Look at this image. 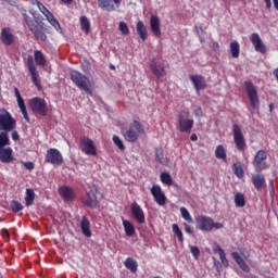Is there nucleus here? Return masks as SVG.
Wrapping results in <instances>:
<instances>
[{"instance_id":"nucleus-1","label":"nucleus","mask_w":278,"mask_h":278,"mask_svg":"<svg viewBox=\"0 0 278 278\" xmlns=\"http://www.w3.org/2000/svg\"><path fill=\"white\" fill-rule=\"evenodd\" d=\"M71 79L77 88L85 90L88 94H92V83H90V78H88V76L74 70L71 72Z\"/></svg>"},{"instance_id":"nucleus-2","label":"nucleus","mask_w":278,"mask_h":278,"mask_svg":"<svg viewBox=\"0 0 278 278\" xmlns=\"http://www.w3.org/2000/svg\"><path fill=\"white\" fill-rule=\"evenodd\" d=\"M140 134H144V128L140 122L134 121L128 128H122V135L127 142H136L140 138Z\"/></svg>"},{"instance_id":"nucleus-3","label":"nucleus","mask_w":278,"mask_h":278,"mask_svg":"<svg viewBox=\"0 0 278 278\" xmlns=\"http://www.w3.org/2000/svg\"><path fill=\"white\" fill-rule=\"evenodd\" d=\"M197 229H200V231H212V229H223V224L220 223H214V219L212 217L200 215L197 217Z\"/></svg>"},{"instance_id":"nucleus-4","label":"nucleus","mask_w":278,"mask_h":278,"mask_svg":"<svg viewBox=\"0 0 278 278\" xmlns=\"http://www.w3.org/2000/svg\"><path fill=\"white\" fill-rule=\"evenodd\" d=\"M244 90L247 92V97L250 101V105L252 110H258L260 109V96L257 94V89L255 88V85L251 83L250 80L244 83Z\"/></svg>"},{"instance_id":"nucleus-5","label":"nucleus","mask_w":278,"mask_h":278,"mask_svg":"<svg viewBox=\"0 0 278 278\" xmlns=\"http://www.w3.org/2000/svg\"><path fill=\"white\" fill-rule=\"evenodd\" d=\"M16 127V121L5 109L0 110V131H12Z\"/></svg>"},{"instance_id":"nucleus-6","label":"nucleus","mask_w":278,"mask_h":278,"mask_svg":"<svg viewBox=\"0 0 278 278\" xmlns=\"http://www.w3.org/2000/svg\"><path fill=\"white\" fill-rule=\"evenodd\" d=\"M179 131L182 134H188L192 131L194 127V119L190 117V114L186 111H182L178 116Z\"/></svg>"},{"instance_id":"nucleus-7","label":"nucleus","mask_w":278,"mask_h":278,"mask_svg":"<svg viewBox=\"0 0 278 278\" xmlns=\"http://www.w3.org/2000/svg\"><path fill=\"white\" fill-rule=\"evenodd\" d=\"M33 3H36L38 10L41 12V14H43V16H46L48 23H50V25H52L54 29L61 33L62 26H60V22L58 21V18H55V16H53V13H51V11H49L47 7H45V4H42L41 2L34 0Z\"/></svg>"},{"instance_id":"nucleus-8","label":"nucleus","mask_w":278,"mask_h":278,"mask_svg":"<svg viewBox=\"0 0 278 278\" xmlns=\"http://www.w3.org/2000/svg\"><path fill=\"white\" fill-rule=\"evenodd\" d=\"M29 105L34 114L47 116V113L49 112V109L47 108V101L42 98H33L29 100Z\"/></svg>"},{"instance_id":"nucleus-9","label":"nucleus","mask_w":278,"mask_h":278,"mask_svg":"<svg viewBox=\"0 0 278 278\" xmlns=\"http://www.w3.org/2000/svg\"><path fill=\"white\" fill-rule=\"evenodd\" d=\"M266 152L264 150H260L253 160V166L257 173H262V170H266Z\"/></svg>"},{"instance_id":"nucleus-10","label":"nucleus","mask_w":278,"mask_h":278,"mask_svg":"<svg viewBox=\"0 0 278 278\" xmlns=\"http://www.w3.org/2000/svg\"><path fill=\"white\" fill-rule=\"evenodd\" d=\"M46 160L54 166H60V164L64 162V157H62L60 150L53 148L47 151Z\"/></svg>"},{"instance_id":"nucleus-11","label":"nucleus","mask_w":278,"mask_h":278,"mask_svg":"<svg viewBox=\"0 0 278 278\" xmlns=\"http://www.w3.org/2000/svg\"><path fill=\"white\" fill-rule=\"evenodd\" d=\"M80 149L86 155H97V147L94 146V141L90 138L84 137L80 140Z\"/></svg>"},{"instance_id":"nucleus-12","label":"nucleus","mask_w":278,"mask_h":278,"mask_svg":"<svg viewBox=\"0 0 278 278\" xmlns=\"http://www.w3.org/2000/svg\"><path fill=\"white\" fill-rule=\"evenodd\" d=\"M123 0H98V7L106 12H116Z\"/></svg>"},{"instance_id":"nucleus-13","label":"nucleus","mask_w":278,"mask_h":278,"mask_svg":"<svg viewBox=\"0 0 278 278\" xmlns=\"http://www.w3.org/2000/svg\"><path fill=\"white\" fill-rule=\"evenodd\" d=\"M130 212L131 216L138 222L139 225H144L147 223L144 211H142V207H140L138 203L134 202L130 205Z\"/></svg>"},{"instance_id":"nucleus-14","label":"nucleus","mask_w":278,"mask_h":278,"mask_svg":"<svg viewBox=\"0 0 278 278\" xmlns=\"http://www.w3.org/2000/svg\"><path fill=\"white\" fill-rule=\"evenodd\" d=\"M151 194L157 205H166V194H164V191H162V187L159 185L152 186Z\"/></svg>"},{"instance_id":"nucleus-15","label":"nucleus","mask_w":278,"mask_h":278,"mask_svg":"<svg viewBox=\"0 0 278 278\" xmlns=\"http://www.w3.org/2000/svg\"><path fill=\"white\" fill-rule=\"evenodd\" d=\"M150 68L153 73L154 77H157V79H162V77H164V75H166V71L164 70V65L157 61V59H153L150 62Z\"/></svg>"},{"instance_id":"nucleus-16","label":"nucleus","mask_w":278,"mask_h":278,"mask_svg":"<svg viewBox=\"0 0 278 278\" xmlns=\"http://www.w3.org/2000/svg\"><path fill=\"white\" fill-rule=\"evenodd\" d=\"M150 29L155 38L162 37V22L157 15H152L150 17Z\"/></svg>"},{"instance_id":"nucleus-17","label":"nucleus","mask_w":278,"mask_h":278,"mask_svg":"<svg viewBox=\"0 0 278 278\" xmlns=\"http://www.w3.org/2000/svg\"><path fill=\"white\" fill-rule=\"evenodd\" d=\"M250 40L255 51H257L258 53H262L263 55L264 53H266V43L262 41V37H260V35H257L256 33H253L250 37Z\"/></svg>"},{"instance_id":"nucleus-18","label":"nucleus","mask_w":278,"mask_h":278,"mask_svg":"<svg viewBox=\"0 0 278 278\" xmlns=\"http://www.w3.org/2000/svg\"><path fill=\"white\" fill-rule=\"evenodd\" d=\"M189 79L193 84L198 94H199V92H201V90H205V88H207L205 78L201 75H190Z\"/></svg>"},{"instance_id":"nucleus-19","label":"nucleus","mask_w":278,"mask_h":278,"mask_svg":"<svg viewBox=\"0 0 278 278\" xmlns=\"http://www.w3.org/2000/svg\"><path fill=\"white\" fill-rule=\"evenodd\" d=\"M0 38L2 45H5V47H11V45H14L16 40L14 34H12V30L10 28H3L1 30Z\"/></svg>"},{"instance_id":"nucleus-20","label":"nucleus","mask_w":278,"mask_h":278,"mask_svg":"<svg viewBox=\"0 0 278 278\" xmlns=\"http://www.w3.org/2000/svg\"><path fill=\"white\" fill-rule=\"evenodd\" d=\"M233 139L237 149H239V151H242V149H244V136L242 135L240 126H238L237 124L233 125Z\"/></svg>"},{"instance_id":"nucleus-21","label":"nucleus","mask_w":278,"mask_h":278,"mask_svg":"<svg viewBox=\"0 0 278 278\" xmlns=\"http://www.w3.org/2000/svg\"><path fill=\"white\" fill-rule=\"evenodd\" d=\"M14 92L17 99V105L20 108V111L23 114V117L25 118L26 123H29V115L27 114V106H25V100H23V97L21 96V91H18V88H15Z\"/></svg>"},{"instance_id":"nucleus-22","label":"nucleus","mask_w":278,"mask_h":278,"mask_svg":"<svg viewBox=\"0 0 278 278\" xmlns=\"http://www.w3.org/2000/svg\"><path fill=\"white\" fill-rule=\"evenodd\" d=\"M59 193L61 197H63L66 203H71L73 202V199H75V192L70 187H66V186L60 187Z\"/></svg>"},{"instance_id":"nucleus-23","label":"nucleus","mask_w":278,"mask_h":278,"mask_svg":"<svg viewBox=\"0 0 278 278\" xmlns=\"http://www.w3.org/2000/svg\"><path fill=\"white\" fill-rule=\"evenodd\" d=\"M84 203L87 207H97V190H91L84 199Z\"/></svg>"},{"instance_id":"nucleus-24","label":"nucleus","mask_w":278,"mask_h":278,"mask_svg":"<svg viewBox=\"0 0 278 278\" xmlns=\"http://www.w3.org/2000/svg\"><path fill=\"white\" fill-rule=\"evenodd\" d=\"M252 184L256 190H262L266 184V178L262 174H254L252 175Z\"/></svg>"},{"instance_id":"nucleus-25","label":"nucleus","mask_w":278,"mask_h":278,"mask_svg":"<svg viewBox=\"0 0 278 278\" xmlns=\"http://www.w3.org/2000/svg\"><path fill=\"white\" fill-rule=\"evenodd\" d=\"M80 229L86 238H91L92 231L90 230V220H88L86 216H84L80 222Z\"/></svg>"},{"instance_id":"nucleus-26","label":"nucleus","mask_w":278,"mask_h":278,"mask_svg":"<svg viewBox=\"0 0 278 278\" xmlns=\"http://www.w3.org/2000/svg\"><path fill=\"white\" fill-rule=\"evenodd\" d=\"M0 160L4 164L12 162V148H0Z\"/></svg>"},{"instance_id":"nucleus-27","label":"nucleus","mask_w":278,"mask_h":278,"mask_svg":"<svg viewBox=\"0 0 278 278\" xmlns=\"http://www.w3.org/2000/svg\"><path fill=\"white\" fill-rule=\"evenodd\" d=\"M137 33L139 34L141 40H147L149 33L147 31V26H144V23L142 21H139L137 23Z\"/></svg>"},{"instance_id":"nucleus-28","label":"nucleus","mask_w":278,"mask_h":278,"mask_svg":"<svg viewBox=\"0 0 278 278\" xmlns=\"http://www.w3.org/2000/svg\"><path fill=\"white\" fill-rule=\"evenodd\" d=\"M214 253H218L222 265L227 268V266H229V261H227V256L225 255V251L223 250V248H220V245H216L214 248Z\"/></svg>"},{"instance_id":"nucleus-29","label":"nucleus","mask_w":278,"mask_h":278,"mask_svg":"<svg viewBox=\"0 0 278 278\" xmlns=\"http://www.w3.org/2000/svg\"><path fill=\"white\" fill-rule=\"evenodd\" d=\"M123 226L125 229V233H126V236H128V238H131V236H134V233H136V228H134V225L130 224L129 220L123 219Z\"/></svg>"},{"instance_id":"nucleus-30","label":"nucleus","mask_w":278,"mask_h":278,"mask_svg":"<svg viewBox=\"0 0 278 278\" xmlns=\"http://www.w3.org/2000/svg\"><path fill=\"white\" fill-rule=\"evenodd\" d=\"M124 265L128 268V270H130V273H136L138 270V262L131 257L126 258Z\"/></svg>"},{"instance_id":"nucleus-31","label":"nucleus","mask_w":278,"mask_h":278,"mask_svg":"<svg viewBox=\"0 0 278 278\" xmlns=\"http://www.w3.org/2000/svg\"><path fill=\"white\" fill-rule=\"evenodd\" d=\"M36 197V193H34V189H26V207H30V205H34V199Z\"/></svg>"},{"instance_id":"nucleus-32","label":"nucleus","mask_w":278,"mask_h":278,"mask_svg":"<svg viewBox=\"0 0 278 278\" xmlns=\"http://www.w3.org/2000/svg\"><path fill=\"white\" fill-rule=\"evenodd\" d=\"M23 18L28 27V29L30 31H34L35 29H37L38 25H36V23L34 22V20H31V17H29L27 15V13H23Z\"/></svg>"},{"instance_id":"nucleus-33","label":"nucleus","mask_w":278,"mask_h":278,"mask_svg":"<svg viewBox=\"0 0 278 278\" xmlns=\"http://www.w3.org/2000/svg\"><path fill=\"white\" fill-rule=\"evenodd\" d=\"M10 144V136L8 135V131L0 132V149L4 147H9Z\"/></svg>"},{"instance_id":"nucleus-34","label":"nucleus","mask_w":278,"mask_h":278,"mask_svg":"<svg viewBox=\"0 0 278 278\" xmlns=\"http://www.w3.org/2000/svg\"><path fill=\"white\" fill-rule=\"evenodd\" d=\"M215 157H217V160H227V152H225V147L220 144L217 146L215 150Z\"/></svg>"},{"instance_id":"nucleus-35","label":"nucleus","mask_w":278,"mask_h":278,"mask_svg":"<svg viewBox=\"0 0 278 278\" xmlns=\"http://www.w3.org/2000/svg\"><path fill=\"white\" fill-rule=\"evenodd\" d=\"M230 53L232 58H239L240 56V43L237 41H233L230 43Z\"/></svg>"},{"instance_id":"nucleus-36","label":"nucleus","mask_w":278,"mask_h":278,"mask_svg":"<svg viewBox=\"0 0 278 278\" xmlns=\"http://www.w3.org/2000/svg\"><path fill=\"white\" fill-rule=\"evenodd\" d=\"M31 34H34L37 40H40L41 42H45V40H47V35L38 26L31 31Z\"/></svg>"},{"instance_id":"nucleus-37","label":"nucleus","mask_w":278,"mask_h":278,"mask_svg":"<svg viewBox=\"0 0 278 278\" xmlns=\"http://www.w3.org/2000/svg\"><path fill=\"white\" fill-rule=\"evenodd\" d=\"M35 62L38 66H45V54L40 50H35Z\"/></svg>"},{"instance_id":"nucleus-38","label":"nucleus","mask_w":278,"mask_h":278,"mask_svg":"<svg viewBox=\"0 0 278 278\" xmlns=\"http://www.w3.org/2000/svg\"><path fill=\"white\" fill-rule=\"evenodd\" d=\"M80 27L85 34H88L90 31V21H88V17L80 16Z\"/></svg>"},{"instance_id":"nucleus-39","label":"nucleus","mask_w":278,"mask_h":278,"mask_svg":"<svg viewBox=\"0 0 278 278\" xmlns=\"http://www.w3.org/2000/svg\"><path fill=\"white\" fill-rule=\"evenodd\" d=\"M172 229L173 233L178 238V242H184V232L179 229V225L173 224Z\"/></svg>"},{"instance_id":"nucleus-40","label":"nucleus","mask_w":278,"mask_h":278,"mask_svg":"<svg viewBox=\"0 0 278 278\" xmlns=\"http://www.w3.org/2000/svg\"><path fill=\"white\" fill-rule=\"evenodd\" d=\"M233 173L239 177V179H242L244 177V169H242V165L240 163L233 164Z\"/></svg>"},{"instance_id":"nucleus-41","label":"nucleus","mask_w":278,"mask_h":278,"mask_svg":"<svg viewBox=\"0 0 278 278\" xmlns=\"http://www.w3.org/2000/svg\"><path fill=\"white\" fill-rule=\"evenodd\" d=\"M161 181L165 184V186H173V177H170L168 173L161 174Z\"/></svg>"},{"instance_id":"nucleus-42","label":"nucleus","mask_w":278,"mask_h":278,"mask_svg":"<svg viewBox=\"0 0 278 278\" xmlns=\"http://www.w3.org/2000/svg\"><path fill=\"white\" fill-rule=\"evenodd\" d=\"M235 203H236L237 207H244V194L236 193Z\"/></svg>"},{"instance_id":"nucleus-43","label":"nucleus","mask_w":278,"mask_h":278,"mask_svg":"<svg viewBox=\"0 0 278 278\" xmlns=\"http://www.w3.org/2000/svg\"><path fill=\"white\" fill-rule=\"evenodd\" d=\"M180 214L184 220H187V223H192V216H190V212H188V208L181 206Z\"/></svg>"},{"instance_id":"nucleus-44","label":"nucleus","mask_w":278,"mask_h":278,"mask_svg":"<svg viewBox=\"0 0 278 278\" xmlns=\"http://www.w3.org/2000/svg\"><path fill=\"white\" fill-rule=\"evenodd\" d=\"M232 258L235 260V262H237L240 268L244 270V260L242 258V256H240V254H238V252H232Z\"/></svg>"},{"instance_id":"nucleus-45","label":"nucleus","mask_w":278,"mask_h":278,"mask_svg":"<svg viewBox=\"0 0 278 278\" xmlns=\"http://www.w3.org/2000/svg\"><path fill=\"white\" fill-rule=\"evenodd\" d=\"M118 30L121 31L122 36L129 35V26H127V23L125 22H119Z\"/></svg>"},{"instance_id":"nucleus-46","label":"nucleus","mask_w":278,"mask_h":278,"mask_svg":"<svg viewBox=\"0 0 278 278\" xmlns=\"http://www.w3.org/2000/svg\"><path fill=\"white\" fill-rule=\"evenodd\" d=\"M113 142L119 149V151H125V143H123V140L121 139V137L114 135Z\"/></svg>"},{"instance_id":"nucleus-47","label":"nucleus","mask_w":278,"mask_h":278,"mask_svg":"<svg viewBox=\"0 0 278 278\" xmlns=\"http://www.w3.org/2000/svg\"><path fill=\"white\" fill-rule=\"evenodd\" d=\"M29 73L31 75L33 84H35L37 88H40V79H39L38 71L33 70Z\"/></svg>"},{"instance_id":"nucleus-48","label":"nucleus","mask_w":278,"mask_h":278,"mask_svg":"<svg viewBox=\"0 0 278 278\" xmlns=\"http://www.w3.org/2000/svg\"><path fill=\"white\" fill-rule=\"evenodd\" d=\"M11 210H12V212H22L23 204H21L16 200H13V201H11Z\"/></svg>"},{"instance_id":"nucleus-49","label":"nucleus","mask_w":278,"mask_h":278,"mask_svg":"<svg viewBox=\"0 0 278 278\" xmlns=\"http://www.w3.org/2000/svg\"><path fill=\"white\" fill-rule=\"evenodd\" d=\"M190 253L193 255L194 260H199V257L201 255V251L195 245L190 247Z\"/></svg>"},{"instance_id":"nucleus-50","label":"nucleus","mask_w":278,"mask_h":278,"mask_svg":"<svg viewBox=\"0 0 278 278\" xmlns=\"http://www.w3.org/2000/svg\"><path fill=\"white\" fill-rule=\"evenodd\" d=\"M27 66H28L29 72L36 71V65L34 64V56L28 55V58H27Z\"/></svg>"},{"instance_id":"nucleus-51","label":"nucleus","mask_w":278,"mask_h":278,"mask_svg":"<svg viewBox=\"0 0 278 278\" xmlns=\"http://www.w3.org/2000/svg\"><path fill=\"white\" fill-rule=\"evenodd\" d=\"M156 160H157V162H160V164H165L164 155L162 154V152L156 153Z\"/></svg>"},{"instance_id":"nucleus-52","label":"nucleus","mask_w":278,"mask_h":278,"mask_svg":"<svg viewBox=\"0 0 278 278\" xmlns=\"http://www.w3.org/2000/svg\"><path fill=\"white\" fill-rule=\"evenodd\" d=\"M194 116H197L198 118H201V116H203V110H201V108L195 109Z\"/></svg>"},{"instance_id":"nucleus-53","label":"nucleus","mask_w":278,"mask_h":278,"mask_svg":"<svg viewBox=\"0 0 278 278\" xmlns=\"http://www.w3.org/2000/svg\"><path fill=\"white\" fill-rule=\"evenodd\" d=\"M27 170H34V164L31 162L23 163Z\"/></svg>"},{"instance_id":"nucleus-54","label":"nucleus","mask_w":278,"mask_h":278,"mask_svg":"<svg viewBox=\"0 0 278 278\" xmlns=\"http://www.w3.org/2000/svg\"><path fill=\"white\" fill-rule=\"evenodd\" d=\"M185 227V231L186 233H192V227H190V225H188L187 223L184 224Z\"/></svg>"},{"instance_id":"nucleus-55","label":"nucleus","mask_w":278,"mask_h":278,"mask_svg":"<svg viewBox=\"0 0 278 278\" xmlns=\"http://www.w3.org/2000/svg\"><path fill=\"white\" fill-rule=\"evenodd\" d=\"M213 260H214V266L216 268V271L220 273V262L216 261V258H213Z\"/></svg>"},{"instance_id":"nucleus-56","label":"nucleus","mask_w":278,"mask_h":278,"mask_svg":"<svg viewBox=\"0 0 278 278\" xmlns=\"http://www.w3.org/2000/svg\"><path fill=\"white\" fill-rule=\"evenodd\" d=\"M1 236H2L3 238H10V232H8V230H5V229H2V230H1Z\"/></svg>"},{"instance_id":"nucleus-57","label":"nucleus","mask_w":278,"mask_h":278,"mask_svg":"<svg viewBox=\"0 0 278 278\" xmlns=\"http://www.w3.org/2000/svg\"><path fill=\"white\" fill-rule=\"evenodd\" d=\"M18 138H20L18 132H17L16 130H14V131L12 132V139H13V140H18Z\"/></svg>"},{"instance_id":"nucleus-58","label":"nucleus","mask_w":278,"mask_h":278,"mask_svg":"<svg viewBox=\"0 0 278 278\" xmlns=\"http://www.w3.org/2000/svg\"><path fill=\"white\" fill-rule=\"evenodd\" d=\"M61 3H64V5H71L73 0H61Z\"/></svg>"},{"instance_id":"nucleus-59","label":"nucleus","mask_w":278,"mask_h":278,"mask_svg":"<svg viewBox=\"0 0 278 278\" xmlns=\"http://www.w3.org/2000/svg\"><path fill=\"white\" fill-rule=\"evenodd\" d=\"M199 138L197 137V134H192L190 137V140H192V142H197Z\"/></svg>"},{"instance_id":"nucleus-60","label":"nucleus","mask_w":278,"mask_h":278,"mask_svg":"<svg viewBox=\"0 0 278 278\" xmlns=\"http://www.w3.org/2000/svg\"><path fill=\"white\" fill-rule=\"evenodd\" d=\"M249 270H250V268H249V266H244V273H249Z\"/></svg>"},{"instance_id":"nucleus-61","label":"nucleus","mask_w":278,"mask_h":278,"mask_svg":"<svg viewBox=\"0 0 278 278\" xmlns=\"http://www.w3.org/2000/svg\"><path fill=\"white\" fill-rule=\"evenodd\" d=\"M30 14L34 16V18H36V13L30 11Z\"/></svg>"},{"instance_id":"nucleus-62","label":"nucleus","mask_w":278,"mask_h":278,"mask_svg":"<svg viewBox=\"0 0 278 278\" xmlns=\"http://www.w3.org/2000/svg\"><path fill=\"white\" fill-rule=\"evenodd\" d=\"M269 108H270V112H273V104H270Z\"/></svg>"},{"instance_id":"nucleus-63","label":"nucleus","mask_w":278,"mask_h":278,"mask_svg":"<svg viewBox=\"0 0 278 278\" xmlns=\"http://www.w3.org/2000/svg\"><path fill=\"white\" fill-rule=\"evenodd\" d=\"M201 42H204L203 38L200 37Z\"/></svg>"},{"instance_id":"nucleus-64","label":"nucleus","mask_w":278,"mask_h":278,"mask_svg":"<svg viewBox=\"0 0 278 278\" xmlns=\"http://www.w3.org/2000/svg\"><path fill=\"white\" fill-rule=\"evenodd\" d=\"M111 68H114V66L112 65Z\"/></svg>"}]
</instances>
